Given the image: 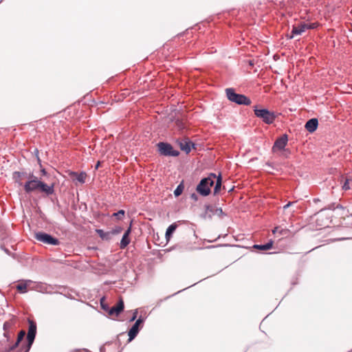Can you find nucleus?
I'll return each mask as SVG.
<instances>
[{
    "label": "nucleus",
    "instance_id": "nucleus-1",
    "mask_svg": "<svg viewBox=\"0 0 352 352\" xmlns=\"http://www.w3.org/2000/svg\"><path fill=\"white\" fill-rule=\"evenodd\" d=\"M216 175L211 173L208 177L202 179L197 186V191L203 196L210 193V187L214 184Z\"/></svg>",
    "mask_w": 352,
    "mask_h": 352
},
{
    "label": "nucleus",
    "instance_id": "nucleus-2",
    "mask_svg": "<svg viewBox=\"0 0 352 352\" xmlns=\"http://www.w3.org/2000/svg\"><path fill=\"white\" fill-rule=\"evenodd\" d=\"M226 95L229 100L238 104L250 105L251 100L250 98L243 94H236L234 89L228 88L226 89Z\"/></svg>",
    "mask_w": 352,
    "mask_h": 352
},
{
    "label": "nucleus",
    "instance_id": "nucleus-3",
    "mask_svg": "<svg viewBox=\"0 0 352 352\" xmlns=\"http://www.w3.org/2000/svg\"><path fill=\"white\" fill-rule=\"evenodd\" d=\"M254 113L258 117L263 120L266 124H272L275 120V115L273 112L268 111L266 109H255Z\"/></svg>",
    "mask_w": 352,
    "mask_h": 352
},
{
    "label": "nucleus",
    "instance_id": "nucleus-4",
    "mask_svg": "<svg viewBox=\"0 0 352 352\" xmlns=\"http://www.w3.org/2000/svg\"><path fill=\"white\" fill-rule=\"evenodd\" d=\"M160 153L165 156H174L179 155V153L173 149V146L168 143L160 142L157 144Z\"/></svg>",
    "mask_w": 352,
    "mask_h": 352
},
{
    "label": "nucleus",
    "instance_id": "nucleus-5",
    "mask_svg": "<svg viewBox=\"0 0 352 352\" xmlns=\"http://www.w3.org/2000/svg\"><path fill=\"white\" fill-rule=\"evenodd\" d=\"M35 239L43 243L48 245H57L59 244V241L52 237L51 235L44 232H37L35 234Z\"/></svg>",
    "mask_w": 352,
    "mask_h": 352
},
{
    "label": "nucleus",
    "instance_id": "nucleus-6",
    "mask_svg": "<svg viewBox=\"0 0 352 352\" xmlns=\"http://www.w3.org/2000/svg\"><path fill=\"white\" fill-rule=\"evenodd\" d=\"M324 209H321L318 212H316L314 216L316 218V222L317 226L320 228L318 229H321L322 228H325L328 226V223L329 222V217L324 214Z\"/></svg>",
    "mask_w": 352,
    "mask_h": 352
},
{
    "label": "nucleus",
    "instance_id": "nucleus-7",
    "mask_svg": "<svg viewBox=\"0 0 352 352\" xmlns=\"http://www.w3.org/2000/svg\"><path fill=\"white\" fill-rule=\"evenodd\" d=\"M30 178L32 179L27 182L24 185V190L26 192H31L40 189L41 181H38L37 178L33 175H31Z\"/></svg>",
    "mask_w": 352,
    "mask_h": 352
},
{
    "label": "nucleus",
    "instance_id": "nucleus-8",
    "mask_svg": "<svg viewBox=\"0 0 352 352\" xmlns=\"http://www.w3.org/2000/svg\"><path fill=\"white\" fill-rule=\"evenodd\" d=\"M28 323H29V328H28V348L31 346L32 344L36 333V324L34 321L28 319Z\"/></svg>",
    "mask_w": 352,
    "mask_h": 352
},
{
    "label": "nucleus",
    "instance_id": "nucleus-9",
    "mask_svg": "<svg viewBox=\"0 0 352 352\" xmlns=\"http://www.w3.org/2000/svg\"><path fill=\"white\" fill-rule=\"evenodd\" d=\"M288 141L287 135L284 134L281 137L278 138L272 147V151L274 153H276L279 151H282L285 146H286Z\"/></svg>",
    "mask_w": 352,
    "mask_h": 352
},
{
    "label": "nucleus",
    "instance_id": "nucleus-10",
    "mask_svg": "<svg viewBox=\"0 0 352 352\" xmlns=\"http://www.w3.org/2000/svg\"><path fill=\"white\" fill-rule=\"evenodd\" d=\"M124 309V301L122 298H120L116 305L109 309L108 314L111 316H118Z\"/></svg>",
    "mask_w": 352,
    "mask_h": 352
},
{
    "label": "nucleus",
    "instance_id": "nucleus-11",
    "mask_svg": "<svg viewBox=\"0 0 352 352\" xmlns=\"http://www.w3.org/2000/svg\"><path fill=\"white\" fill-rule=\"evenodd\" d=\"M143 322L142 318H138L129 331V341L133 340L139 332V326Z\"/></svg>",
    "mask_w": 352,
    "mask_h": 352
},
{
    "label": "nucleus",
    "instance_id": "nucleus-12",
    "mask_svg": "<svg viewBox=\"0 0 352 352\" xmlns=\"http://www.w3.org/2000/svg\"><path fill=\"white\" fill-rule=\"evenodd\" d=\"M131 232V225L128 228V229L124 232L122 238L120 241V248L121 249H124L131 241V239L129 238V235Z\"/></svg>",
    "mask_w": 352,
    "mask_h": 352
},
{
    "label": "nucleus",
    "instance_id": "nucleus-13",
    "mask_svg": "<svg viewBox=\"0 0 352 352\" xmlns=\"http://www.w3.org/2000/svg\"><path fill=\"white\" fill-rule=\"evenodd\" d=\"M179 148L182 151L188 153L191 150L192 142L188 139H184L177 141Z\"/></svg>",
    "mask_w": 352,
    "mask_h": 352
},
{
    "label": "nucleus",
    "instance_id": "nucleus-14",
    "mask_svg": "<svg viewBox=\"0 0 352 352\" xmlns=\"http://www.w3.org/2000/svg\"><path fill=\"white\" fill-rule=\"evenodd\" d=\"M69 175L74 181L76 180L80 184H84L85 182V179L87 176L85 172H81L80 173L71 172Z\"/></svg>",
    "mask_w": 352,
    "mask_h": 352
},
{
    "label": "nucleus",
    "instance_id": "nucleus-15",
    "mask_svg": "<svg viewBox=\"0 0 352 352\" xmlns=\"http://www.w3.org/2000/svg\"><path fill=\"white\" fill-rule=\"evenodd\" d=\"M25 335V331L24 330H21L19 333V334H18L16 342L14 344H12V346H10L6 349V351L8 352H10V351L14 350L16 347H18L19 344L20 343V342L24 338Z\"/></svg>",
    "mask_w": 352,
    "mask_h": 352
},
{
    "label": "nucleus",
    "instance_id": "nucleus-16",
    "mask_svg": "<svg viewBox=\"0 0 352 352\" xmlns=\"http://www.w3.org/2000/svg\"><path fill=\"white\" fill-rule=\"evenodd\" d=\"M39 190L47 195H52L54 193V185L47 186L46 184L41 182Z\"/></svg>",
    "mask_w": 352,
    "mask_h": 352
},
{
    "label": "nucleus",
    "instance_id": "nucleus-17",
    "mask_svg": "<svg viewBox=\"0 0 352 352\" xmlns=\"http://www.w3.org/2000/svg\"><path fill=\"white\" fill-rule=\"evenodd\" d=\"M30 280H26L19 283L16 287L20 293H26L28 292V287L30 284Z\"/></svg>",
    "mask_w": 352,
    "mask_h": 352
},
{
    "label": "nucleus",
    "instance_id": "nucleus-18",
    "mask_svg": "<svg viewBox=\"0 0 352 352\" xmlns=\"http://www.w3.org/2000/svg\"><path fill=\"white\" fill-rule=\"evenodd\" d=\"M318 126V120L316 118H309V133H313Z\"/></svg>",
    "mask_w": 352,
    "mask_h": 352
},
{
    "label": "nucleus",
    "instance_id": "nucleus-19",
    "mask_svg": "<svg viewBox=\"0 0 352 352\" xmlns=\"http://www.w3.org/2000/svg\"><path fill=\"white\" fill-rule=\"evenodd\" d=\"M273 246V241H270V242L267 243L264 245H254V248L258 249L259 250L262 251H266L268 250H270Z\"/></svg>",
    "mask_w": 352,
    "mask_h": 352
},
{
    "label": "nucleus",
    "instance_id": "nucleus-20",
    "mask_svg": "<svg viewBox=\"0 0 352 352\" xmlns=\"http://www.w3.org/2000/svg\"><path fill=\"white\" fill-rule=\"evenodd\" d=\"M215 179H216V184H215V186L214 188V194L217 195V194H219L221 190L222 179H221V175H219L218 177L216 176Z\"/></svg>",
    "mask_w": 352,
    "mask_h": 352
},
{
    "label": "nucleus",
    "instance_id": "nucleus-21",
    "mask_svg": "<svg viewBox=\"0 0 352 352\" xmlns=\"http://www.w3.org/2000/svg\"><path fill=\"white\" fill-rule=\"evenodd\" d=\"M307 28L306 25H303L302 26H298V27H294L292 30V36H294V35H298L300 34L302 32L305 31V28Z\"/></svg>",
    "mask_w": 352,
    "mask_h": 352
},
{
    "label": "nucleus",
    "instance_id": "nucleus-22",
    "mask_svg": "<svg viewBox=\"0 0 352 352\" xmlns=\"http://www.w3.org/2000/svg\"><path fill=\"white\" fill-rule=\"evenodd\" d=\"M177 228V225L175 223L171 224L166 230V238L167 240H169L172 234L175 232Z\"/></svg>",
    "mask_w": 352,
    "mask_h": 352
},
{
    "label": "nucleus",
    "instance_id": "nucleus-23",
    "mask_svg": "<svg viewBox=\"0 0 352 352\" xmlns=\"http://www.w3.org/2000/svg\"><path fill=\"white\" fill-rule=\"evenodd\" d=\"M96 232L102 239H109L110 238L111 232H104L102 230H96Z\"/></svg>",
    "mask_w": 352,
    "mask_h": 352
},
{
    "label": "nucleus",
    "instance_id": "nucleus-24",
    "mask_svg": "<svg viewBox=\"0 0 352 352\" xmlns=\"http://www.w3.org/2000/svg\"><path fill=\"white\" fill-rule=\"evenodd\" d=\"M124 214H125L124 210H120L118 212H114L112 216L116 217L117 219L120 220L124 217Z\"/></svg>",
    "mask_w": 352,
    "mask_h": 352
},
{
    "label": "nucleus",
    "instance_id": "nucleus-25",
    "mask_svg": "<svg viewBox=\"0 0 352 352\" xmlns=\"http://www.w3.org/2000/svg\"><path fill=\"white\" fill-rule=\"evenodd\" d=\"M184 190V186L182 184H179L174 191V194L176 197L180 195Z\"/></svg>",
    "mask_w": 352,
    "mask_h": 352
},
{
    "label": "nucleus",
    "instance_id": "nucleus-26",
    "mask_svg": "<svg viewBox=\"0 0 352 352\" xmlns=\"http://www.w3.org/2000/svg\"><path fill=\"white\" fill-rule=\"evenodd\" d=\"M104 301H105L104 298H102L100 300L101 307L102 308V309L109 311V308L107 304H106Z\"/></svg>",
    "mask_w": 352,
    "mask_h": 352
},
{
    "label": "nucleus",
    "instance_id": "nucleus-27",
    "mask_svg": "<svg viewBox=\"0 0 352 352\" xmlns=\"http://www.w3.org/2000/svg\"><path fill=\"white\" fill-rule=\"evenodd\" d=\"M122 231V228L121 227H116L113 230L111 231V234H117L120 233Z\"/></svg>",
    "mask_w": 352,
    "mask_h": 352
},
{
    "label": "nucleus",
    "instance_id": "nucleus-28",
    "mask_svg": "<svg viewBox=\"0 0 352 352\" xmlns=\"http://www.w3.org/2000/svg\"><path fill=\"white\" fill-rule=\"evenodd\" d=\"M21 173L19 172H15L14 173V177L15 178L16 182H19L21 184L20 181L19 180V177H21Z\"/></svg>",
    "mask_w": 352,
    "mask_h": 352
},
{
    "label": "nucleus",
    "instance_id": "nucleus-29",
    "mask_svg": "<svg viewBox=\"0 0 352 352\" xmlns=\"http://www.w3.org/2000/svg\"><path fill=\"white\" fill-rule=\"evenodd\" d=\"M350 188L349 184V179H346L344 184L342 185V189L343 190H349Z\"/></svg>",
    "mask_w": 352,
    "mask_h": 352
},
{
    "label": "nucleus",
    "instance_id": "nucleus-30",
    "mask_svg": "<svg viewBox=\"0 0 352 352\" xmlns=\"http://www.w3.org/2000/svg\"><path fill=\"white\" fill-rule=\"evenodd\" d=\"M317 27L315 23H309V30L315 29Z\"/></svg>",
    "mask_w": 352,
    "mask_h": 352
},
{
    "label": "nucleus",
    "instance_id": "nucleus-31",
    "mask_svg": "<svg viewBox=\"0 0 352 352\" xmlns=\"http://www.w3.org/2000/svg\"><path fill=\"white\" fill-rule=\"evenodd\" d=\"M137 314H138V311L135 310L133 313V317L131 319V321H133L135 320L136 317H137Z\"/></svg>",
    "mask_w": 352,
    "mask_h": 352
},
{
    "label": "nucleus",
    "instance_id": "nucleus-32",
    "mask_svg": "<svg viewBox=\"0 0 352 352\" xmlns=\"http://www.w3.org/2000/svg\"><path fill=\"white\" fill-rule=\"evenodd\" d=\"M279 232L281 234H286L288 232V230L286 229H282Z\"/></svg>",
    "mask_w": 352,
    "mask_h": 352
},
{
    "label": "nucleus",
    "instance_id": "nucleus-33",
    "mask_svg": "<svg viewBox=\"0 0 352 352\" xmlns=\"http://www.w3.org/2000/svg\"><path fill=\"white\" fill-rule=\"evenodd\" d=\"M191 197H192L193 199L197 200V195H196L195 194H192V195H191Z\"/></svg>",
    "mask_w": 352,
    "mask_h": 352
},
{
    "label": "nucleus",
    "instance_id": "nucleus-34",
    "mask_svg": "<svg viewBox=\"0 0 352 352\" xmlns=\"http://www.w3.org/2000/svg\"><path fill=\"white\" fill-rule=\"evenodd\" d=\"M308 126H309V124H308V121L305 124V128L308 130Z\"/></svg>",
    "mask_w": 352,
    "mask_h": 352
},
{
    "label": "nucleus",
    "instance_id": "nucleus-35",
    "mask_svg": "<svg viewBox=\"0 0 352 352\" xmlns=\"http://www.w3.org/2000/svg\"><path fill=\"white\" fill-rule=\"evenodd\" d=\"M278 229H279V227H276L274 228V230H273V232L275 233L276 232H277L278 230Z\"/></svg>",
    "mask_w": 352,
    "mask_h": 352
},
{
    "label": "nucleus",
    "instance_id": "nucleus-36",
    "mask_svg": "<svg viewBox=\"0 0 352 352\" xmlns=\"http://www.w3.org/2000/svg\"><path fill=\"white\" fill-rule=\"evenodd\" d=\"M99 166H100V162H98V163L96 166V169H98Z\"/></svg>",
    "mask_w": 352,
    "mask_h": 352
},
{
    "label": "nucleus",
    "instance_id": "nucleus-37",
    "mask_svg": "<svg viewBox=\"0 0 352 352\" xmlns=\"http://www.w3.org/2000/svg\"><path fill=\"white\" fill-rule=\"evenodd\" d=\"M41 173H43V175H45L46 174V171L45 169H42L41 170Z\"/></svg>",
    "mask_w": 352,
    "mask_h": 352
},
{
    "label": "nucleus",
    "instance_id": "nucleus-38",
    "mask_svg": "<svg viewBox=\"0 0 352 352\" xmlns=\"http://www.w3.org/2000/svg\"><path fill=\"white\" fill-rule=\"evenodd\" d=\"M314 202L316 203L318 201H320V200L319 199H318V198H315V199H314Z\"/></svg>",
    "mask_w": 352,
    "mask_h": 352
},
{
    "label": "nucleus",
    "instance_id": "nucleus-39",
    "mask_svg": "<svg viewBox=\"0 0 352 352\" xmlns=\"http://www.w3.org/2000/svg\"><path fill=\"white\" fill-rule=\"evenodd\" d=\"M290 205V203L286 204L285 206H284V208H286L287 207H289V206Z\"/></svg>",
    "mask_w": 352,
    "mask_h": 352
},
{
    "label": "nucleus",
    "instance_id": "nucleus-40",
    "mask_svg": "<svg viewBox=\"0 0 352 352\" xmlns=\"http://www.w3.org/2000/svg\"><path fill=\"white\" fill-rule=\"evenodd\" d=\"M342 208V206L341 205H339V204L337 206V208Z\"/></svg>",
    "mask_w": 352,
    "mask_h": 352
},
{
    "label": "nucleus",
    "instance_id": "nucleus-41",
    "mask_svg": "<svg viewBox=\"0 0 352 352\" xmlns=\"http://www.w3.org/2000/svg\"><path fill=\"white\" fill-rule=\"evenodd\" d=\"M309 64H311V58H309Z\"/></svg>",
    "mask_w": 352,
    "mask_h": 352
}]
</instances>
